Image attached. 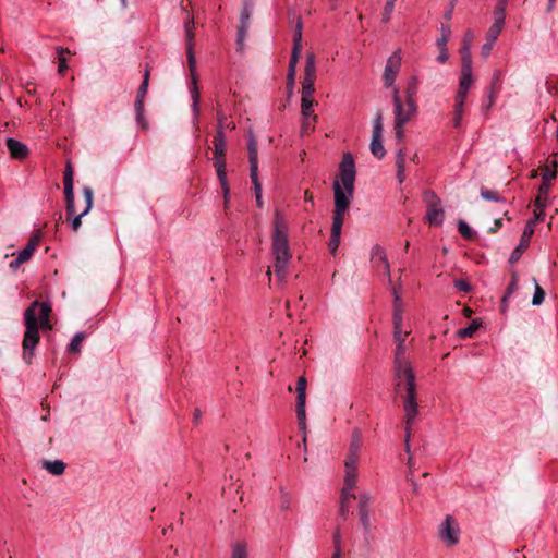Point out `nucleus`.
<instances>
[{
  "label": "nucleus",
  "mask_w": 558,
  "mask_h": 558,
  "mask_svg": "<svg viewBox=\"0 0 558 558\" xmlns=\"http://www.w3.org/2000/svg\"><path fill=\"white\" fill-rule=\"evenodd\" d=\"M408 332L402 329L393 330V338L397 343L395 353V389L397 393H401L403 398V409L405 413V448L409 450L410 425L416 417L417 402H416V384L413 368L405 357V337Z\"/></svg>",
  "instance_id": "f257e3e1"
},
{
  "label": "nucleus",
  "mask_w": 558,
  "mask_h": 558,
  "mask_svg": "<svg viewBox=\"0 0 558 558\" xmlns=\"http://www.w3.org/2000/svg\"><path fill=\"white\" fill-rule=\"evenodd\" d=\"M52 312L51 305L48 302L34 301L24 313L25 333L23 339V359L27 364L32 363L33 351L38 344L39 337V323L43 329H51L52 325L49 322V316Z\"/></svg>",
  "instance_id": "f03ea898"
},
{
  "label": "nucleus",
  "mask_w": 558,
  "mask_h": 558,
  "mask_svg": "<svg viewBox=\"0 0 558 558\" xmlns=\"http://www.w3.org/2000/svg\"><path fill=\"white\" fill-rule=\"evenodd\" d=\"M340 180L333 182L335 210L332 221L343 222L354 192L355 165L352 156L345 154L340 165Z\"/></svg>",
  "instance_id": "7ed1b4c3"
},
{
  "label": "nucleus",
  "mask_w": 558,
  "mask_h": 558,
  "mask_svg": "<svg viewBox=\"0 0 558 558\" xmlns=\"http://www.w3.org/2000/svg\"><path fill=\"white\" fill-rule=\"evenodd\" d=\"M274 269L279 281L284 280L291 252L288 240V223L280 211H276L272 231Z\"/></svg>",
  "instance_id": "20e7f679"
},
{
  "label": "nucleus",
  "mask_w": 558,
  "mask_h": 558,
  "mask_svg": "<svg viewBox=\"0 0 558 558\" xmlns=\"http://www.w3.org/2000/svg\"><path fill=\"white\" fill-rule=\"evenodd\" d=\"M214 155H215V167L217 170V175L220 181V185L223 192L225 198V207L228 206V195H229V186L227 182V173H226V161H225V135H223V123L222 120H219L217 134L214 137Z\"/></svg>",
  "instance_id": "39448f33"
},
{
  "label": "nucleus",
  "mask_w": 558,
  "mask_h": 558,
  "mask_svg": "<svg viewBox=\"0 0 558 558\" xmlns=\"http://www.w3.org/2000/svg\"><path fill=\"white\" fill-rule=\"evenodd\" d=\"M193 27H194L193 21H187L185 23L186 54H187V63H189V69H190V73H191V78H192L191 95H192V99H193V110H194L195 117H197L198 111H199V108H198L199 92L197 88L196 59H195V53H194V45H195L194 37H195V35L193 32Z\"/></svg>",
  "instance_id": "423d86ee"
},
{
  "label": "nucleus",
  "mask_w": 558,
  "mask_h": 558,
  "mask_svg": "<svg viewBox=\"0 0 558 558\" xmlns=\"http://www.w3.org/2000/svg\"><path fill=\"white\" fill-rule=\"evenodd\" d=\"M361 449V435L357 430L353 433L349 452L344 461V486L354 488L357 482V463Z\"/></svg>",
  "instance_id": "0eeeda50"
},
{
  "label": "nucleus",
  "mask_w": 558,
  "mask_h": 558,
  "mask_svg": "<svg viewBox=\"0 0 558 558\" xmlns=\"http://www.w3.org/2000/svg\"><path fill=\"white\" fill-rule=\"evenodd\" d=\"M423 201L427 208L426 221L430 226H441L445 217V211L440 198L435 194L434 191L428 190L424 192Z\"/></svg>",
  "instance_id": "6e6552de"
},
{
  "label": "nucleus",
  "mask_w": 558,
  "mask_h": 558,
  "mask_svg": "<svg viewBox=\"0 0 558 558\" xmlns=\"http://www.w3.org/2000/svg\"><path fill=\"white\" fill-rule=\"evenodd\" d=\"M460 533L458 521L450 514L446 515L438 526V537L447 547H453L459 543Z\"/></svg>",
  "instance_id": "1a4fd4ad"
},
{
  "label": "nucleus",
  "mask_w": 558,
  "mask_h": 558,
  "mask_svg": "<svg viewBox=\"0 0 558 558\" xmlns=\"http://www.w3.org/2000/svg\"><path fill=\"white\" fill-rule=\"evenodd\" d=\"M291 22L295 23V27H294V35H293V49H292V54H291V59H290V62H289L288 80H289V82L291 84H293L294 83V77H295L296 64H298L299 57H300V53H301V50H302V27H303V24H302L301 17L300 16H295V15H293L291 17Z\"/></svg>",
  "instance_id": "9d476101"
},
{
  "label": "nucleus",
  "mask_w": 558,
  "mask_h": 558,
  "mask_svg": "<svg viewBox=\"0 0 558 558\" xmlns=\"http://www.w3.org/2000/svg\"><path fill=\"white\" fill-rule=\"evenodd\" d=\"M539 221H543L542 214H535L534 217L527 221L525 229L521 235L519 245L514 248V251L510 255L509 262L511 264L517 263L520 259L521 254L529 247L531 238L534 233V227Z\"/></svg>",
  "instance_id": "9b49d317"
},
{
  "label": "nucleus",
  "mask_w": 558,
  "mask_h": 558,
  "mask_svg": "<svg viewBox=\"0 0 558 558\" xmlns=\"http://www.w3.org/2000/svg\"><path fill=\"white\" fill-rule=\"evenodd\" d=\"M417 105L415 100L393 105V123L396 126L405 125L416 114Z\"/></svg>",
  "instance_id": "f8f14e48"
},
{
  "label": "nucleus",
  "mask_w": 558,
  "mask_h": 558,
  "mask_svg": "<svg viewBox=\"0 0 558 558\" xmlns=\"http://www.w3.org/2000/svg\"><path fill=\"white\" fill-rule=\"evenodd\" d=\"M149 70L146 69L143 77V82L140 85V88L137 90L136 99H135V113H136V121L142 126V129L146 130L148 126L147 121L144 119V99L148 90V84H149Z\"/></svg>",
  "instance_id": "ddd939ff"
},
{
  "label": "nucleus",
  "mask_w": 558,
  "mask_h": 558,
  "mask_svg": "<svg viewBox=\"0 0 558 558\" xmlns=\"http://www.w3.org/2000/svg\"><path fill=\"white\" fill-rule=\"evenodd\" d=\"M401 52L396 50L387 60L383 74L384 86L386 88L392 87L396 77L401 68Z\"/></svg>",
  "instance_id": "4468645a"
},
{
  "label": "nucleus",
  "mask_w": 558,
  "mask_h": 558,
  "mask_svg": "<svg viewBox=\"0 0 558 558\" xmlns=\"http://www.w3.org/2000/svg\"><path fill=\"white\" fill-rule=\"evenodd\" d=\"M246 149L250 161V177L258 178L257 143L252 135L246 136Z\"/></svg>",
  "instance_id": "2eb2a0df"
},
{
  "label": "nucleus",
  "mask_w": 558,
  "mask_h": 558,
  "mask_svg": "<svg viewBox=\"0 0 558 558\" xmlns=\"http://www.w3.org/2000/svg\"><path fill=\"white\" fill-rule=\"evenodd\" d=\"M372 501V497L369 494H361L359 496V517L360 521L365 531L371 529V517L368 506Z\"/></svg>",
  "instance_id": "dca6fc26"
},
{
  "label": "nucleus",
  "mask_w": 558,
  "mask_h": 558,
  "mask_svg": "<svg viewBox=\"0 0 558 558\" xmlns=\"http://www.w3.org/2000/svg\"><path fill=\"white\" fill-rule=\"evenodd\" d=\"M83 196H84V199H85V208L84 210L77 215L76 217H74V219L72 220V229L74 231H77L78 228L81 227L82 225V217H84L85 215H87L89 213V210L92 209L93 207V202H94V192H93V189L89 187V186H85L83 189Z\"/></svg>",
  "instance_id": "f3484780"
},
{
  "label": "nucleus",
  "mask_w": 558,
  "mask_h": 558,
  "mask_svg": "<svg viewBox=\"0 0 558 558\" xmlns=\"http://www.w3.org/2000/svg\"><path fill=\"white\" fill-rule=\"evenodd\" d=\"M474 39V35L472 32H466L463 40L462 46L460 49L461 53V66H472V56H471V45Z\"/></svg>",
  "instance_id": "a211bd4d"
},
{
  "label": "nucleus",
  "mask_w": 558,
  "mask_h": 558,
  "mask_svg": "<svg viewBox=\"0 0 558 558\" xmlns=\"http://www.w3.org/2000/svg\"><path fill=\"white\" fill-rule=\"evenodd\" d=\"M7 146L11 154V157L14 159L22 160V159L26 158L28 155L27 146L17 140L8 138Z\"/></svg>",
  "instance_id": "6ab92c4d"
},
{
  "label": "nucleus",
  "mask_w": 558,
  "mask_h": 558,
  "mask_svg": "<svg viewBox=\"0 0 558 558\" xmlns=\"http://www.w3.org/2000/svg\"><path fill=\"white\" fill-rule=\"evenodd\" d=\"M342 226H343V222L332 221L331 238L329 241V251L332 255L336 254L338 246L340 244Z\"/></svg>",
  "instance_id": "aec40b11"
},
{
  "label": "nucleus",
  "mask_w": 558,
  "mask_h": 558,
  "mask_svg": "<svg viewBox=\"0 0 558 558\" xmlns=\"http://www.w3.org/2000/svg\"><path fill=\"white\" fill-rule=\"evenodd\" d=\"M40 239H41V236H40L39 231L34 233L29 238L28 243L26 244V246L19 253L22 256V258H24L27 262L32 257V255L34 254L35 250L37 248V246L40 243Z\"/></svg>",
  "instance_id": "412c9836"
},
{
  "label": "nucleus",
  "mask_w": 558,
  "mask_h": 558,
  "mask_svg": "<svg viewBox=\"0 0 558 558\" xmlns=\"http://www.w3.org/2000/svg\"><path fill=\"white\" fill-rule=\"evenodd\" d=\"M372 259H373L374 263L379 262V263L383 264L385 272L388 276L389 281H391L389 263H388V259H387L386 252H385V250L381 246L376 245V246H374L372 248Z\"/></svg>",
  "instance_id": "4be33fe9"
},
{
  "label": "nucleus",
  "mask_w": 558,
  "mask_h": 558,
  "mask_svg": "<svg viewBox=\"0 0 558 558\" xmlns=\"http://www.w3.org/2000/svg\"><path fill=\"white\" fill-rule=\"evenodd\" d=\"M492 32L493 31V26H490L486 33V43L482 46V50H481V54L483 58H488L492 49H493V46L495 45L498 36L500 35L501 33V29H496L495 32V35H492Z\"/></svg>",
  "instance_id": "5701e85b"
},
{
  "label": "nucleus",
  "mask_w": 558,
  "mask_h": 558,
  "mask_svg": "<svg viewBox=\"0 0 558 558\" xmlns=\"http://www.w3.org/2000/svg\"><path fill=\"white\" fill-rule=\"evenodd\" d=\"M505 20H506V9H504L501 5H496V9L494 11V24L492 25L494 32H492V35H495V32L497 28L502 31L504 25H505Z\"/></svg>",
  "instance_id": "b1692460"
},
{
  "label": "nucleus",
  "mask_w": 558,
  "mask_h": 558,
  "mask_svg": "<svg viewBox=\"0 0 558 558\" xmlns=\"http://www.w3.org/2000/svg\"><path fill=\"white\" fill-rule=\"evenodd\" d=\"M43 468L45 470H47L49 473H51L52 475L58 476V475L63 474V472L65 470V463L62 462L61 460L44 461Z\"/></svg>",
  "instance_id": "393cba45"
},
{
  "label": "nucleus",
  "mask_w": 558,
  "mask_h": 558,
  "mask_svg": "<svg viewBox=\"0 0 558 558\" xmlns=\"http://www.w3.org/2000/svg\"><path fill=\"white\" fill-rule=\"evenodd\" d=\"M292 506V495L284 487L279 489V509L282 512H287Z\"/></svg>",
  "instance_id": "a878e982"
},
{
  "label": "nucleus",
  "mask_w": 558,
  "mask_h": 558,
  "mask_svg": "<svg viewBox=\"0 0 558 558\" xmlns=\"http://www.w3.org/2000/svg\"><path fill=\"white\" fill-rule=\"evenodd\" d=\"M381 138L383 137L372 136V141H371V145H369L372 154L378 159L384 158V156L386 155V150L383 145Z\"/></svg>",
  "instance_id": "bb28decb"
},
{
  "label": "nucleus",
  "mask_w": 558,
  "mask_h": 558,
  "mask_svg": "<svg viewBox=\"0 0 558 558\" xmlns=\"http://www.w3.org/2000/svg\"><path fill=\"white\" fill-rule=\"evenodd\" d=\"M472 85V66H461V77L459 82V88L469 92Z\"/></svg>",
  "instance_id": "cd10ccee"
},
{
  "label": "nucleus",
  "mask_w": 558,
  "mask_h": 558,
  "mask_svg": "<svg viewBox=\"0 0 558 558\" xmlns=\"http://www.w3.org/2000/svg\"><path fill=\"white\" fill-rule=\"evenodd\" d=\"M317 121V116L303 117L302 125H301V135L306 136L311 132L315 130V123Z\"/></svg>",
  "instance_id": "c85d7f7f"
},
{
  "label": "nucleus",
  "mask_w": 558,
  "mask_h": 558,
  "mask_svg": "<svg viewBox=\"0 0 558 558\" xmlns=\"http://www.w3.org/2000/svg\"><path fill=\"white\" fill-rule=\"evenodd\" d=\"M64 192L74 191L73 168L70 162L66 163L63 175Z\"/></svg>",
  "instance_id": "c756f323"
},
{
  "label": "nucleus",
  "mask_w": 558,
  "mask_h": 558,
  "mask_svg": "<svg viewBox=\"0 0 558 558\" xmlns=\"http://www.w3.org/2000/svg\"><path fill=\"white\" fill-rule=\"evenodd\" d=\"M518 281H519V276H518L517 271H512L511 281L507 288L506 294L502 298V307L506 306V303H507L508 299L512 295V293H514L517 291Z\"/></svg>",
  "instance_id": "7c9ffc66"
},
{
  "label": "nucleus",
  "mask_w": 558,
  "mask_h": 558,
  "mask_svg": "<svg viewBox=\"0 0 558 558\" xmlns=\"http://www.w3.org/2000/svg\"><path fill=\"white\" fill-rule=\"evenodd\" d=\"M299 428L303 433V445L306 446V412L305 408H296Z\"/></svg>",
  "instance_id": "2f4dec72"
},
{
  "label": "nucleus",
  "mask_w": 558,
  "mask_h": 558,
  "mask_svg": "<svg viewBox=\"0 0 558 558\" xmlns=\"http://www.w3.org/2000/svg\"><path fill=\"white\" fill-rule=\"evenodd\" d=\"M418 78L416 76H412L407 84L405 89V100H415V95L417 93Z\"/></svg>",
  "instance_id": "473e14b6"
},
{
  "label": "nucleus",
  "mask_w": 558,
  "mask_h": 558,
  "mask_svg": "<svg viewBox=\"0 0 558 558\" xmlns=\"http://www.w3.org/2000/svg\"><path fill=\"white\" fill-rule=\"evenodd\" d=\"M481 323L478 320H473L472 324L465 328H461L457 331V336L459 338H471L475 333V331L480 328Z\"/></svg>",
  "instance_id": "72a5a7b5"
},
{
  "label": "nucleus",
  "mask_w": 558,
  "mask_h": 558,
  "mask_svg": "<svg viewBox=\"0 0 558 558\" xmlns=\"http://www.w3.org/2000/svg\"><path fill=\"white\" fill-rule=\"evenodd\" d=\"M315 74H316L315 57L313 53H308L306 57L304 78L315 80Z\"/></svg>",
  "instance_id": "f704fd0d"
},
{
  "label": "nucleus",
  "mask_w": 558,
  "mask_h": 558,
  "mask_svg": "<svg viewBox=\"0 0 558 558\" xmlns=\"http://www.w3.org/2000/svg\"><path fill=\"white\" fill-rule=\"evenodd\" d=\"M86 336L84 332H77L71 343L69 344L68 347V351L70 353H78L81 351V344L83 343V341L85 340Z\"/></svg>",
  "instance_id": "c9c22d12"
},
{
  "label": "nucleus",
  "mask_w": 558,
  "mask_h": 558,
  "mask_svg": "<svg viewBox=\"0 0 558 558\" xmlns=\"http://www.w3.org/2000/svg\"><path fill=\"white\" fill-rule=\"evenodd\" d=\"M481 196L485 201H493L497 203H505V199L498 194L495 190H489L486 187L481 189Z\"/></svg>",
  "instance_id": "e433bc0d"
},
{
  "label": "nucleus",
  "mask_w": 558,
  "mask_h": 558,
  "mask_svg": "<svg viewBox=\"0 0 558 558\" xmlns=\"http://www.w3.org/2000/svg\"><path fill=\"white\" fill-rule=\"evenodd\" d=\"M252 184H253V191L256 198V205L262 208L263 207V197H262V183L259 182L258 178H251Z\"/></svg>",
  "instance_id": "4c0bfd02"
},
{
  "label": "nucleus",
  "mask_w": 558,
  "mask_h": 558,
  "mask_svg": "<svg viewBox=\"0 0 558 558\" xmlns=\"http://www.w3.org/2000/svg\"><path fill=\"white\" fill-rule=\"evenodd\" d=\"M451 36V29L448 25H441L440 36L437 38L436 44L438 47H446Z\"/></svg>",
  "instance_id": "58836bf2"
},
{
  "label": "nucleus",
  "mask_w": 558,
  "mask_h": 558,
  "mask_svg": "<svg viewBox=\"0 0 558 558\" xmlns=\"http://www.w3.org/2000/svg\"><path fill=\"white\" fill-rule=\"evenodd\" d=\"M64 198L66 215L68 217H72L75 214L74 191L64 192Z\"/></svg>",
  "instance_id": "ea45409f"
},
{
  "label": "nucleus",
  "mask_w": 558,
  "mask_h": 558,
  "mask_svg": "<svg viewBox=\"0 0 558 558\" xmlns=\"http://www.w3.org/2000/svg\"><path fill=\"white\" fill-rule=\"evenodd\" d=\"M372 136L383 137V114L380 111L377 112L374 119Z\"/></svg>",
  "instance_id": "a19ab883"
},
{
  "label": "nucleus",
  "mask_w": 558,
  "mask_h": 558,
  "mask_svg": "<svg viewBox=\"0 0 558 558\" xmlns=\"http://www.w3.org/2000/svg\"><path fill=\"white\" fill-rule=\"evenodd\" d=\"M314 82L312 78H303L302 82V97L312 98L314 94Z\"/></svg>",
  "instance_id": "79ce46f5"
},
{
  "label": "nucleus",
  "mask_w": 558,
  "mask_h": 558,
  "mask_svg": "<svg viewBox=\"0 0 558 558\" xmlns=\"http://www.w3.org/2000/svg\"><path fill=\"white\" fill-rule=\"evenodd\" d=\"M57 52L59 54V68H58V72L60 74H64L65 71L68 70V64H66V59L64 58V53H71L69 49H64L62 47H58L57 48Z\"/></svg>",
  "instance_id": "37998d69"
},
{
  "label": "nucleus",
  "mask_w": 558,
  "mask_h": 558,
  "mask_svg": "<svg viewBox=\"0 0 558 558\" xmlns=\"http://www.w3.org/2000/svg\"><path fill=\"white\" fill-rule=\"evenodd\" d=\"M313 104H314V100L312 98L302 97V101H301L302 118L315 116L312 110Z\"/></svg>",
  "instance_id": "c03bdc74"
},
{
  "label": "nucleus",
  "mask_w": 558,
  "mask_h": 558,
  "mask_svg": "<svg viewBox=\"0 0 558 558\" xmlns=\"http://www.w3.org/2000/svg\"><path fill=\"white\" fill-rule=\"evenodd\" d=\"M463 112H464V105L454 104L453 126L457 129L461 126Z\"/></svg>",
  "instance_id": "a18cd8bd"
},
{
  "label": "nucleus",
  "mask_w": 558,
  "mask_h": 558,
  "mask_svg": "<svg viewBox=\"0 0 558 558\" xmlns=\"http://www.w3.org/2000/svg\"><path fill=\"white\" fill-rule=\"evenodd\" d=\"M545 299V292L544 290L538 286V283L535 281V292L532 299V304L534 306L541 305Z\"/></svg>",
  "instance_id": "49530a36"
},
{
  "label": "nucleus",
  "mask_w": 558,
  "mask_h": 558,
  "mask_svg": "<svg viewBox=\"0 0 558 558\" xmlns=\"http://www.w3.org/2000/svg\"><path fill=\"white\" fill-rule=\"evenodd\" d=\"M396 167L397 170H405V150L400 147L396 153Z\"/></svg>",
  "instance_id": "de8ad7c7"
},
{
  "label": "nucleus",
  "mask_w": 558,
  "mask_h": 558,
  "mask_svg": "<svg viewBox=\"0 0 558 558\" xmlns=\"http://www.w3.org/2000/svg\"><path fill=\"white\" fill-rule=\"evenodd\" d=\"M458 230L460 234L465 239H472L473 231L464 220H460L458 223Z\"/></svg>",
  "instance_id": "09e8293b"
},
{
  "label": "nucleus",
  "mask_w": 558,
  "mask_h": 558,
  "mask_svg": "<svg viewBox=\"0 0 558 558\" xmlns=\"http://www.w3.org/2000/svg\"><path fill=\"white\" fill-rule=\"evenodd\" d=\"M244 39V10L240 13V24L238 25V46L241 49Z\"/></svg>",
  "instance_id": "8fccbe9b"
},
{
  "label": "nucleus",
  "mask_w": 558,
  "mask_h": 558,
  "mask_svg": "<svg viewBox=\"0 0 558 558\" xmlns=\"http://www.w3.org/2000/svg\"><path fill=\"white\" fill-rule=\"evenodd\" d=\"M557 175V171L553 168H550V166L546 165L545 167H543V173H542V179L543 181H551L556 178Z\"/></svg>",
  "instance_id": "3c124183"
},
{
  "label": "nucleus",
  "mask_w": 558,
  "mask_h": 558,
  "mask_svg": "<svg viewBox=\"0 0 558 558\" xmlns=\"http://www.w3.org/2000/svg\"><path fill=\"white\" fill-rule=\"evenodd\" d=\"M402 329V308H393V330Z\"/></svg>",
  "instance_id": "603ef678"
},
{
  "label": "nucleus",
  "mask_w": 558,
  "mask_h": 558,
  "mask_svg": "<svg viewBox=\"0 0 558 558\" xmlns=\"http://www.w3.org/2000/svg\"><path fill=\"white\" fill-rule=\"evenodd\" d=\"M354 488H348V486L343 485L342 492H341V498L340 502H347L350 504L351 498H355V495L353 493Z\"/></svg>",
  "instance_id": "864d4df0"
},
{
  "label": "nucleus",
  "mask_w": 558,
  "mask_h": 558,
  "mask_svg": "<svg viewBox=\"0 0 558 558\" xmlns=\"http://www.w3.org/2000/svg\"><path fill=\"white\" fill-rule=\"evenodd\" d=\"M534 205L537 208V211H535L534 215L535 214H542L543 218H544L545 217L544 209L547 206L546 197H542L541 195L537 196V198L535 199V204Z\"/></svg>",
  "instance_id": "5fc2aeb1"
},
{
  "label": "nucleus",
  "mask_w": 558,
  "mask_h": 558,
  "mask_svg": "<svg viewBox=\"0 0 558 558\" xmlns=\"http://www.w3.org/2000/svg\"><path fill=\"white\" fill-rule=\"evenodd\" d=\"M393 293V308H402V302H401V292L400 289L397 287L392 288Z\"/></svg>",
  "instance_id": "6e6d98bb"
},
{
  "label": "nucleus",
  "mask_w": 558,
  "mask_h": 558,
  "mask_svg": "<svg viewBox=\"0 0 558 558\" xmlns=\"http://www.w3.org/2000/svg\"><path fill=\"white\" fill-rule=\"evenodd\" d=\"M454 287L462 292H469L471 291V284L463 279H458L454 281Z\"/></svg>",
  "instance_id": "4d7b16f0"
},
{
  "label": "nucleus",
  "mask_w": 558,
  "mask_h": 558,
  "mask_svg": "<svg viewBox=\"0 0 558 558\" xmlns=\"http://www.w3.org/2000/svg\"><path fill=\"white\" fill-rule=\"evenodd\" d=\"M396 0H387L385 5V14L384 21H388L390 19V14L393 11Z\"/></svg>",
  "instance_id": "13d9d810"
},
{
  "label": "nucleus",
  "mask_w": 558,
  "mask_h": 558,
  "mask_svg": "<svg viewBox=\"0 0 558 558\" xmlns=\"http://www.w3.org/2000/svg\"><path fill=\"white\" fill-rule=\"evenodd\" d=\"M231 558H244V547L241 543H236L233 546V551H232Z\"/></svg>",
  "instance_id": "bf43d9fd"
},
{
  "label": "nucleus",
  "mask_w": 558,
  "mask_h": 558,
  "mask_svg": "<svg viewBox=\"0 0 558 558\" xmlns=\"http://www.w3.org/2000/svg\"><path fill=\"white\" fill-rule=\"evenodd\" d=\"M393 129H395V135H396L397 142H399V143L403 142V140H404V125L396 126V124L393 123Z\"/></svg>",
  "instance_id": "052dcab7"
},
{
  "label": "nucleus",
  "mask_w": 558,
  "mask_h": 558,
  "mask_svg": "<svg viewBox=\"0 0 558 558\" xmlns=\"http://www.w3.org/2000/svg\"><path fill=\"white\" fill-rule=\"evenodd\" d=\"M466 95H468V90L458 88V92L456 95V104L464 105Z\"/></svg>",
  "instance_id": "680f3d73"
},
{
  "label": "nucleus",
  "mask_w": 558,
  "mask_h": 558,
  "mask_svg": "<svg viewBox=\"0 0 558 558\" xmlns=\"http://www.w3.org/2000/svg\"><path fill=\"white\" fill-rule=\"evenodd\" d=\"M296 393H306V379L303 376L298 379Z\"/></svg>",
  "instance_id": "e2e57ef3"
},
{
  "label": "nucleus",
  "mask_w": 558,
  "mask_h": 558,
  "mask_svg": "<svg viewBox=\"0 0 558 558\" xmlns=\"http://www.w3.org/2000/svg\"><path fill=\"white\" fill-rule=\"evenodd\" d=\"M350 512V504H347V502H340V510H339V514L340 517L345 520L348 514Z\"/></svg>",
  "instance_id": "0e129e2a"
},
{
  "label": "nucleus",
  "mask_w": 558,
  "mask_h": 558,
  "mask_svg": "<svg viewBox=\"0 0 558 558\" xmlns=\"http://www.w3.org/2000/svg\"><path fill=\"white\" fill-rule=\"evenodd\" d=\"M448 60V51L446 47H439V56L437 57V61L440 63H445Z\"/></svg>",
  "instance_id": "69168bd1"
},
{
  "label": "nucleus",
  "mask_w": 558,
  "mask_h": 558,
  "mask_svg": "<svg viewBox=\"0 0 558 558\" xmlns=\"http://www.w3.org/2000/svg\"><path fill=\"white\" fill-rule=\"evenodd\" d=\"M26 260L22 258V256L19 254L17 257L10 263V268L13 270H16L22 264H24Z\"/></svg>",
  "instance_id": "338daca9"
},
{
  "label": "nucleus",
  "mask_w": 558,
  "mask_h": 558,
  "mask_svg": "<svg viewBox=\"0 0 558 558\" xmlns=\"http://www.w3.org/2000/svg\"><path fill=\"white\" fill-rule=\"evenodd\" d=\"M392 102H393V105L404 102L401 99V96H400V93H399V88L395 87L393 85H392Z\"/></svg>",
  "instance_id": "774afa93"
}]
</instances>
